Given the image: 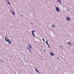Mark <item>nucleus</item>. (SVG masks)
Segmentation results:
<instances>
[{
  "label": "nucleus",
  "instance_id": "1",
  "mask_svg": "<svg viewBox=\"0 0 74 74\" xmlns=\"http://www.w3.org/2000/svg\"><path fill=\"white\" fill-rule=\"evenodd\" d=\"M5 39L6 42H9V44H12V43H11V41H10V39H9V38H7V40L6 37L5 38Z\"/></svg>",
  "mask_w": 74,
  "mask_h": 74
},
{
  "label": "nucleus",
  "instance_id": "2",
  "mask_svg": "<svg viewBox=\"0 0 74 74\" xmlns=\"http://www.w3.org/2000/svg\"><path fill=\"white\" fill-rule=\"evenodd\" d=\"M56 10L57 11V12H59L60 10H59V8L58 7H56Z\"/></svg>",
  "mask_w": 74,
  "mask_h": 74
},
{
  "label": "nucleus",
  "instance_id": "3",
  "mask_svg": "<svg viewBox=\"0 0 74 74\" xmlns=\"http://www.w3.org/2000/svg\"><path fill=\"white\" fill-rule=\"evenodd\" d=\"M66 19L67 20V21H69L70 20V17H67L66 18Z\"/></svg>",
  "mask_w": 74,
  "mask_h": 74
},
{
  "label": "nucleus",
  "instance_id": "4",
  "mask_svg": "<svg viewBox=\"0 0 74 74\" xmlns=\"http://www.w3.org/2000/svg\"><path fill=\"white\" fill-rule=\"evenodd\" d=\"M50 55H51V56H53V55H54V53L52 52H51Z\"/></svg>",
  "mask_w": 74,
  "mask_h": 74
},
{
  "label": "nucleus",
  "instance_id": "5",
  "mask_svg": "<svg viewBox=\"0 0 74 74\" xmlns=\"http://www.w3.org/2000/svg\"><path fill=\"white\" fill-rule=\"evenodd\" d=\"M57 1L59 2V3H62V1L61 0H57Z\"/></svg>",
  "mask_w": 74,
  "mask_h": 74
},
{
  "label": "nucleus",
  "instance_id": "6",
  "mask_svg": "<svg viewBox=\"0 0 74 74\" xmlns=\"http://www.w3.org/2000/svg\"><path fill=\"white\" fill-rule=\"evenodd\" d=\"M32 33L33 36H34V37H36V36H35V35H34V33L33 32H32Z\"/></svg>",
  "mask_w": 74,
  "mask_h": 74
},
{
  "label": "nucleus",
  "instance_id": "7",
  "mask_svg": "<svg viewBox=\"0 0 74 74\" xmlns=\"http://www.w3.org/2000/svg\"><path fill=\"white\" fill-rule=\"evenodd\" d=\"M36 32V31L35 30H32L31 31V32H33H33Z\"/></svg>",
  "mask_w": 74,
  "mask_h": 74
},
{
  "label": "nucleus",
  "instance_id": "8",
  "mask_svg": "<svg viewBox=\"0 0 74 74\" xmlns=\"http://www.w3.org/2000/svg\"><path fill=\"white\" fill-rule=\"evenodd\" d=\"M67 43L68 44H69V45H71V43L70 42H67Z\"/></svg>",
  "mask_w": 74,
  "mask_h": 74
},
{
  "label": "nucleus",
  "instance_id": "9",
  "mask_svg": "<svg viewBox=\"0 0 74 74\" xmlns=\"http://www.w3.org/2000/svg\"><path fill=\"white\" fill-rule=\"evenodd\" d=\"M46 44H47V45H48L49 44H48V40H47L46 42Z\"/></svg>",
  "mask_w": 74,
  "mask_h": 74
},
{
  "label": "nucleus",
  "instance_id": "10",
  "mask_svg": "<svg viewBox=\"0 0 74 74\" xmlns=\"http://www.w3.org/2000/svg\"><path fill=\"white\" fill-rule=\"evenodd\" d=\"M28 45L29 46L30 48H32V47H31V45L30 44H28Z\"/></svg>",
  "mask_w": 74,
  "mask_h": 74
},
{
  "label": "nucleus",
  "instance_id": "11",
  "mask_svg": "<svg viewBox=\"0 0 74 74\" xmlns=\"http://www.w3.org/2000/svg\"><path fill=\"white\" fill-rule=\"evenodd\" d=\"M35 70H36V72H38V70H37V69L35 68Z\"/></svg>",
  "mask_w": 74,
  "mask_h": 74
},
{
  "label": "nucleus",
  "instance_id": "12",
  "mask_svg": "<svg viewBox=\"0 0 74 74\" xmlns=\"http://www.w3.org/2000/svg\"><path fill=\"white\" fill-rule=\"evenodd\" d=\"M8 4L9 5H11V4H10V2H9V1H8Z\"/></svg>",
  "mask_w": 74,
  "mask_h": 74
},
{
  "label": "nucleus",
  "instance_id": "13",
  "mask_svg": "<svg viewBox=\"0 0 74 74\" xmlns=\"http://www.w3.org/2000/svg\"><path fill=\"white\" fill-rule=\"evenodd\" d=\"M0 62H4V61H3V60H0Z\"/></svg>",
  "mask_w": 74,
  "mask_h": 74
},
{
  "label": "nucleus",
  "instance_id": "14",
  "mask_svg": "<svg viewBox=\"0 0 74 74\" xmlns=\"http://www.w3.org/2000/svg\"><path fill=\"white\" fill-rule=\"evenodd\" d=\"M12 13L14 14V15H15V12H13Z\"/></svg>",
  "mask_w": 74,
  "mask_h": 74
},
{
  "label": "nucleus",
  "instance_id": "15",
  "mask_svg": "<svg viewBox=\"0 0 74 74\" xmlns=\"http://www.w3.org/2000/svg\"><path fill=\"white\" fill-rule=\"evenodd\" d=\"M47 45L49 47V48H50V46H49V45Z\"/></svg>",
  "mask_w": 74,
  "mask_h": 74
},
{
  "label": "nucleus",
  "instance_id": "16",
  "mask_svg": "<svg viewBox=\"0 0 74 74\" xmlns=\"http://www.w3.org/2000/svg\"><path fill=\"white\" fill-rule=\"evenodd\" d=\"M29 50V52H30L31 53H32V51H31V50H30V49Z\"/></svg>",
  "mask_w": 74,
  "mask_h": 74
},
{
  "label": "nucleus",
  "instance_id": "17",
  "mask_svg": "<svg viewBox=\"0 0 74 74\" xmlns=\"http://www.w3.org/2000/svg\"><path fill=\"white\" fill-rule=\"evenodd\" d=\"M52 27H55V25H52Z\"/></svg>",
  "mask_w": 74,
  "mask_h": 74
},
{
  "label": "nucleus",
  "instance_id": "18",
  "mask_svg": "<svg viewBox=\"0 0 74 74\" xmlns=\"http://www.w3.org/2000/svg\"><path fill=\"white\" fill-rule=\"evenodd\" d=\"M42 40H43V41H44V42H45V40H44V38H42Z\"/></svg>",
  "mask_w": 74,
  "mask_h": 74
},
{
  "label": "nucleus",
  "instance_id": "19",
  "mask_svg": "<svg viewBox=\"0 0 74 74\" xmlns=\"http://www.w3.org/2000/svg\"><path fill=\"white\" fill-rule=\"evenodd\" d=\"M27 48L28 49V50H30L29 48V47H27Z\"/></svg>",
  "mask_w": 74,
  "mask_h": 74
},
{
  "label": "nucleus",
  "instance_id": "20",
  "mask_svg": "<svg viewBox=\"0 0 74 74\" xmlns=\"http://www.w3.org/2000/svg\"><path fill=\"white\" fill-rule=\"evenodd\" d=\"M60 48L61 49H62V47H61V46L60 45Z\"/></svg>",
  "mask_w": 74,
  "mask_h": 74
},
{
  "label": "nucleus",
  "instance_id": "21",
  "mask_svg": "<svg viewBox=\"0 0 74 74\" xmlns=\"http://www.w3.org/2000/svg\"><path fill=\"white\" fill-rule=\"evenodd\" d=\"M37 72L40 74V72H39V71H38Z\"/></svg>",
  "mask_w": 74,
  "mask_h": 74
},
{
  "label": "nucleus",
  "instance_id": "22",
  "mask_svg": "<svg viewBox=\"0 0 74 74\" xmlns=\"http://www.w3.org/2000/svg\"><path fill=\"white\" fill-rule=\"evenodd\" d=\"M43 51H44V52H46V50H44Z\"/></svg>",
  "mask_w": 74,
  "mask_h": 74
},
{
  "label": "nucleus",
  "instance_id": "23",
  "mask_svg": "<svg viewBox=\"0 0 74 74\" xmlns=\"http://www.w3.org/2000/svg\"><path fill=\"white\" fill-rule=\"evenodd\" d=\"M31 24H32V25H33V23H31Z\"/></svg>",
  "mask_w": 74,
  "mask_h": 74
},
{
  "label": "nucleus",
  "instance_id": "24",
  "mask_svg": "<svg viewBox=\"0 0 74 74\" xmlns=\"http://www.w3.org/2000/svg\"><path fill=\"white\" fill-rule=\"evenodd\" d=\"M44 50H46V49H44Z\"/></svg>",
  "mask_w": 74,
  "mask_h": 74
}]
</instances>
